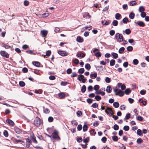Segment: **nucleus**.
<instances>
[{"instance_id":"nucleus-26","label":"nucleus","mask_w":149,"mask_h":149,"mask_svg":"<svg viewBox=\"0 0 149 149\" xmlns=\"http://www.w3.org/2000/svg\"><path fill=\"white\" fill-rule=\"evenodd\" d=\"M135 16V15L134 13L131 12L130 13L129 15V17L131 19H133Z\"/></svg>"},{"instance_id":"nucleus-34","label":"nucleus","mask_w":149,"mask_h":149,"mask_svg":"<svg viewBox=\"0 0 149 149\" xmlns=\"http://www.w3.org/2000/svg\"><path fill=\"white\" fill-rule=\"evenodd\" d=\"M128 42L131 44H132V45H135L136 42H134V40L133 39H130L128 40Z\"/></svg>"},{"instance_id":"nucleus-43","label":"nucleus","mask_w":149,"mask_h":149,"mask_svg":"<svg viewBox=\"0 0 149 149\" xmlns=\"http://www.w3.org/2000/svg\"><path fill=\"white\" fill-rule=\"evenodd\" d=\"M139 62V61L138 59H135L133 61V63L135 65H136L138 64Z\"/></svg>"},{"instance_id":"nucleus-55","label":"nucleus","mask_w":149,"mask_h":149,"mask_svg":"<svg viewBox=\"0 0 149 149\" xmlns=\"http://www.w3.org/2000/svg\"><path fill=\"white\" fill-rule=\"evenodd\" d=\"M111 79L109 77H106L105 79V81L107 83H109L111 82Z\"/></svg>"},{"instance_id":"nucleus-15","label":"nucleus","mask_w":149,"mask_h":149,"mask_svg":"<svg viewBox=\"0 0 149 149\" xmlns=\"http://www.w3.org/2000/svg\"><path fill=\"white\" fill-rule=\"evenodd\" d=\"M122 16L119 13H117L115 15V18L117 20H120L121 19Z\"/></svg>"},{"instance_id":"nucleus-64","label":"nucleus","mask_w":149,"mask_h":149,"mask_svg":"<svg viewBox=\"0 0 149 149\" xmlns=\"http://www.w3.org/2000/svg\"><path fill=\"white\" fill-rule=\"evenodd\" d=\"M119 149H126V147L124 146L123 144L121 143L119 146Z\"/></svg>"},{"instance_id":"nucleus-27","label":"nucleus","mask_w":149,"mask_h":149,"mask_svg":"<svg viewBox=\"0 0 149 149\" xmlns=\"http://www.w3.org/2000/svg\"><path fill=\"white\" fill-rule=\"evenodd\" d=\"M86 86L84 85L82 86L81 89V91L82 93H84L86 91Z\"/></svg>"},{"instance_id":"nucleus-20","label":"nucleus","mask_w":149,"mask_h":149,"mask_svg":"<svg viewBox=\"0 0 149 149\" xmlns=\"http://www.w3.org/2000/svg\"><path fill=\"white\" fill-rule=\"evenodd\" d=\"M128 21V18L126 17L123 19L122 20V21L120 22V24H122V23H123L124 24H127Z\"/></svg>"},{"instance_id":"nucleus-50","label":"nucleus","mask_w":149,"mask_h":149,"mask_svg":"<svg viewBox=\"0 0 149 149\" xmlns=\"http://www.w3.org/2000/svg\"><path fill=\"white\" fill-rule=\"evenodd\" d=\"M136 2L135 1H131L130 3V5L131 6H134L136 4Z\"/></svg>"},{"instance_id":"nucleus-12","label":"nucleus","mask_w":149,"mask_h":149,"mask_svg":"<svg viewBox=\"0 0 149 149\" xmlns=\"http://www.w3.org/2000/svg\"><path fill=\"white\" fill-rule=\"evenodd\" d=\"M40 32L42 37H45L48 33L47 31L44 30L41 31Z\"/></svg>"},{"instance_id":"nucleus-9","label":"nucleus","mask_w":149,"mask_h":149,"mask_svg":"<svg viewBox=\"0 0 149 149\" xmlns=\"http://www.w3.org/2000/svg\"><path fill=\"white\" fill-rule=\"evenodd\" d=\"M117 86L118 88H121V90H124L126 89V87L124 84H122L121 83H118L117 84Z\"/></svg>"},{"instance_id":"nucleus-13","label":"nucleus","mask_w":149,"mask_h":149,"mask_svg":"<svg viewBox=\"0 0 149 149\" xmlns=\"http://www.w3.org/2000/svg\"><path fill=\"white\" fill-rule=\"evenodd\" d=\"M76 41L77 42L79 43H82L84 41L83 38L80 36H77V39Z\"/></svg>"},{"instance_id":"nucleus-41","label":"nucleus","mask_w":149,"mask_h":149,"mask_svg":"<svg viewBox=\"0 0 149 149\" xmlns=\"http://www.w3.org/2000/svg\"><path fill=\"white\" fill-rule=\"evenodd\" d=\"M69 83L67 81H62L61 83V85L62 86H66L67 84H69Z\"/></svg>"},{"instance_id":"nucleus-3","label":"nucleus","mask_w":149,"mask_h":149,"mask_svg":"<svg viewBox=\"0 0 149 149\" xmlns=\"http://www.w3.org/2000/svg\"><path fill=\"white\" fill-rule=\"evenodd\" d=\"M123 35L118 33H116L115 35V38L116 39L117 41L119 42L123 41Z\"/></svg>"},{"instance_id":"nucleus-2","label":"nucleus","mask_w":149,"mask_h":149,"mask_svg":"<svg viewBox=\"0 0 149 149\" xmlns=\"http://www.w3.org/2000/svg\"><path fill=\"white\" fill-rule=\"evenodd\" d=\"M53 136L52 137V139H56L58 141L61 140V138L58 135V132L56 130H55L52 134Z\"/></svg>"},{"instance_id":"nucleus-47","label":"nucleus","mask_w":149,"mask_h":149,"mask_svg":"<svg viewBox=\"0 0 149 149\" xmlns=\"http://www.w3.org/2000/svg\"><path fill=\"white\" fill-rule=\"evenodd\" d=\"M49 15V13H45L42 14L41 16L43 18H45L47 17Z\"/></svg>"},{"instance_id":"nucleus-42","label":"nucleus","mask_w":149,"mask_h":149,"mask_svg":"<svg viewBox=\"0 0 149 149\" xmlns=\"http://www.w3.org/2000/svg\"><path fill=\"white\" fill-rule=\"evenodd\" d=\"M112 128H113L114 130L116 131L117 130L119 129V126L116 124H115Z\"/></svg>"},{"instance_id":"nucleus-45","label":"nucleus","mask_w":149,"mask_h":149,"mask_svg":"<svg viewBox=\"0 0 149 149\" xmlns=\"http://www.w3.org/2000/svg\"><path fill=\"white\" fill-rule=\"evenodd\" d=\"M42 90L40 89L39 90H36L35 92L36 93L41 94L42 93Z\"/></svg>"},{"instance_id":"nucleus-49","label":"nucleus","mask_w":149,"mask_h":149,"mask_svg":"<svg viewBox=\"0 0 149 149\" xmlns=\"http://www.w3.org/2000/svg\"><path fill=\"white\" fill-rule=\"evenodd\" d=\"M3 134L5 137H8V131L6 130H4L3 131Z\"/></svg>"},{"instance_id":"nucleus-25","label":"nucleus","mask_w":149,"mask_h":149,"mask_svg":"<svg viewBox=\"0 0 149 149\" xmlns=\"http://www.w3.org/2000/svg\"><path fill=\"white\" fill-rule=\"evenodd\" d=\"M2 45H3L2 47L5 48L6 49H10L11 47L10 46H9L7 45V44H6L3 42L2 43Z\"/></svg>"},{"instance_id":"nucleus-4","label":"nucleus","mask_w":149,"mask_h":149,"mask_svg":"<svg viewBox=\"0 0 149 149\" xmlns=\"http://www.w3.org/2000/svg\"><path fill=\"white\" fill-rule=\"evenodd\" d=\"M42 123L43 121L42 120H41L40 118L38 117H36V118L34 123V124L37 127L39 126L41 124H42Z\"/></svg>"},{"instance_id":"nucleus-31","label":"nucleus","mask_w":149,"mask_h":149,"mask_svg":"<svg viewBox=\"0 0 149 149\" xmlns=\"http://www.w3.org/2000/svg\"><path fill=\"white\" fill-rule=\"evenodd\" d=\"M85 67L87 70H89L91 68V66L89 64L86 63L85 65Z\"/></svg>"},{"instance_id":"nucleus-40","label":"nucleus","mask_w":149,"mask_h":149,"mask_svg":"<svg viewBox=\"0 0 149 149\" xmlns=\"http://www.w3.org/2000/svg\"><path fill=\"white\" fill-rule=\"evenodd\" d=\"M90 76L91 78H92L93 77L96 78L97 76V73L96 72H95L92 74H91Z\"/></svg>"},{"instance_id":"nucleus-8","label":"nucleus","mask_w":149,"mask_h":149,"mask_svg":"<svg viewBox=\"0 0 149 149\" xmlns=\"http://www.w3.org/2000/svg\"><path fill=\"white\" fill-rule=\"evenodd\" d=\"M135 24L136 26H139L140 27H143L145 26L144 23L142 21H138L135 22Z\"/></svg>"},{"instance_id":"nucleus-29","label":"nucleus","mask_w":149,"mask_h":149,"mask_svg":"<svg viewBox=\"0 0 149 149\" xmlns=\"http://www.w3.org/2000/svg\"><path fill=\"white\" fill-rule=\"evenodd\" d=\"M13 142L14 143H17L19 142H21L23 143L25 145V143L24 142V141H23L19 139H14L13 140Z\"/></svg>"},{"instance_id":"nucleus-39","label":"nucleus","mask_w":149,"mask_h":149,"mask_svg":"<svg viewBox=\"0 0 149 149\" xmlns=\"http://www.w3.org/2000/svg\"><path fill=\"white\" fill-rule=\"evenodd\" d=\"M116 61L114 59H111L110 61V65L111 66H113L115 63Z\"/></svg>"},{"instance_id":"nucleus-56","label":"nucleus","mask_w":149,"mask_h":149,"mask_svg":"<svg viewBox=\"0 0 149 149\" xmlns=\"http://www.w3.org/2000/svg\"><path fill=\"white\" fill-rule=\"evenodd\" d=\"M51 53V52L50 50H49L46 51V55L48 57H49Z\"/></svg>"},{"instance_id":"nucleus-28","label":"nucleus","mask_w":149,"mask_h":149,"mask_svg":"<svg viewBox=\"0 0 149 149\" xmlns=\"http://www.w3.org/2000/svg\"><path fill=\"white\" fill-rule=\"evenodd\" d=\"M113 106L115 108H117L119 106V104L117 102H114L113 104Z\"/></svg>"},{"instance_id":"nucleus-21","label":"nucleus","mask_w":149,"mask_h":149,"mask_svg":"<svg viewBox=\"0 0 149 149\" xmlns=\"http://www.w3.org/2000/svg\"><path fill=\"white\" fill-rule=\"evenodd\" d=\"M88 127L87 125L86 122L84 123V125H83V131L84 132L88 130Z\"/></svg>"},{"instance_id":"nucleus-37","label":"nucleus","mask_w":149,"mask_h":149,"mask_svg":"<svg viewBox=\"0 0 149 149\" xmlns=\"http://www.w3.org/2000/svg\"><path fill=\"white\" fill-rule=\"evenodd\" d=\"M84 69L83 68L79 69L78 70V73L79 74L83 73L84 72Z\"/></svg>"},{"instance_id":"nucleus-36","label":"nucleus","mask_w":149,"mask_h":149,"mask_svg":"<svg viewBox=\"0 0 149 149\" xmlns=\"http://www.w3.org/2000/svg\"><path fill=\"white\" fill-rule=\"evenodd\" d=\"M112 138L113 140L114 141H117L118 139V137L116 135L113 136Z\"/></svg>"},{"instance_id":"nucleus-62","label":"nucleus","mask_w":149,"mask_h":149,"mask_svg":"<svg viewBox=\"0 0 149 149\" xmlns=\"http://www.w3.org/2000/svg\"><path fill=\"white\" fill-rule=\"evenodd\" d=\"M128 65L129 63L128 62L126 61L124 62L123 64V65L124 68H126L128 67Z\"/></svg>"},{"instance_id":"nucleus-48","label":"nucleus","mask_w":149,"mask_h":149,"mask_svg":"<svg viewBox=\"0 0 149 149\" xmlns=\"http://www.w3.org/2000/svg\"><path fill=\"white\" fill-rule=\"evenodd\" d=\"M95 99L96 100L99 101L101 100V97L100 96L97 95L95 96Z\"/></svg>"},{"instance_id":"nucleus-10","label":"nucleus","mask_w":149,"mask_h":149,"mask_svg":"<svg viewBox=\"0 0 149 149\" xmlns=\"http://www.w3.org/2000/svg\"><path fill=\"white\" fill-rule=\"evenodd\" d=\"M58 53L62 56H66L68 55V53L64 51L59 50L58 51Z\"/></svg>"},{"instance_id":"nucleus-46","label":"nucleus","mask_w":149,"mask_h":149,"mask_svg":"<svg viewBox=\"0 0 149 149\" xmlns=\"http://www.w3.org/2000/svg\"><path fill=\"white\" fill-rule=\"evenodd\" d=\"M112 24L113 26H117L118 24V21L116 20H114L112 22Z\"/></svg>"},{"instance_id":"nucleus-6","label":"nucleus","mask_w":149,"mask_h":149,"mask_svg":"<svg viewBox=\"0 0 149 149\" xmlns=\"http://www.w3.org/2000/svg\"><path fill=\"white\" fill-rule=\"evenodd\" d=\"M77 79L79 81H82V82L83 83H85L86 80H87L86 78H85L84 75L81 74L79 75Z\"/></svg>"},{"instance_id":"nucleus-5","label":"nucleus","mask_w":149,"mask_h":149,"mask_svg":"<svg viewBox=\"0 0 149 149\" xmlns=\"http://www.w3.org/2000/svg\"><path fill=\"white\" fill-rule=\"evenodd\" d=\"M93 51L97 58H99L101 56L102 54L100 52V50L99 49L95 48Z\"/></svg>"},{"instance_id":"nucleus-60","label":"nucleus","mask_w":149,"mask_h":149,"mask_svg":"<svg viewBox=\"0 0 149 149\" xmlns=\"http://www.w3.org/2000/svg\"><path fill=\"white\" fill-rule=\"evenodd\" d=\"M115 33V31L114 30H111L109 32L110 35L111 36H113Z\"/></svg>"},{"instance_id":"nucleus-63","label":"nucleus","mask_w":149,"mask_h":149,"mask_svg":"<svg viewBox=\"0 0 149 149\" xmlns=\"http://www.w3.org/2000/svg\"><path fill=\"white\" fill-rule=\"evenodd\" d=\"M72 70L70 68H69L66 71L67 73L68 74H70V73H72Z\"/></svg>"},{"instance_id":"nucleus-1","label":"nucleus","mask_w":149,"mask_h":149,"mask_svg":"<svg viewBox=\"0 0 149 149\" xmlns=\"http://www.w3.org/2000/svg\"><path fill=\"white\" fill-rule=\"evenodd\" d=\"M113 91L115 93L116 95H118L120 97H123L124 95V92L120 89L117 88L116 87L113 89Z\"/></svg>"},{"instance_id":"nucleus-7","label":"nucleus","mask_w":149,"mask_h":149,"mask_svg":"<svg viewBox=\"0 0 149 149\" xmlns=\"http://www.w3.org/2000/svg\"><path fill=\"white\" fill-rule=\"evenodd\" d=\"M0 54L3 57L8 58L9 57V54L6 52L5 51L1 50L0 52Z\"/></svg>"},{"instance_id":"nucleus-54","label":"nucleus","mask_w":149,"mask_h":149,"mask_svg":"<svg viewBox=\"0 0 149 149\" xmlns=\"http://www.w3.org/2000/svg\"><path fill=\"white\" fill-rule=\"evenodd\" d=\"M137 119L139 121H142L143 120V118L141 116H138L136 117Z\"/></svg>"},{"instance_id":"nucleus-24","label":"nucleus","mask_w":149,"mask_h":149,"mask_svg":"<svg viewBox=\"0 0 149 149\" xmlns=\"http://www.w3.org/2000/svg\"><path fill=\"white\" fill-rule=\"evenodd\" d=\"M131 31L130 29H125V31H123V33L125 32V33L127 35H129L131 33Z\"/></svg>"},{"instance_id":"nucleus-57","label":"nucleus","mask_w":149,"mask_h":149,"mask_svg":"<svg viewBox=\"0 0 149 149\" xmlns=\"http://www.w3.org/2000/svg\"><path fill=\"white\" fill-rule=\"evenodd\" d=\"M146 13L143 12L141 13V16L142 18H144L146 16Z\"/></svg>"},{"instance_id":"nucleus-14","label":"nucleus","mask_w":149,"mask_h":149,"mask_svg":"<svg viewBox=\"0 0 149 149\" xmlns=\"http://www.w3.org/2000/svg\"><path fill=\"white\" fill-rule=\"evenodd\" d=\"M31 139L33 141V143H37L38 142L36 139V137L35 136L34 134L33 133H32V135H31Z\"/></svg>"},{"instance_id":"nucleus-19","label":"nucleus","mask_w":149,"mask_h":149,"mask_svg":"<svg viewBox=\"0 0 149 149\" xmlns=\"http://www.w3.org/2000/svg\"><path fill=\"white\" fill-rule=\"evenodd\" d=\"M14 130L15 132L17 134H20L22 132L21 130L18 127H15Z\"/></svg>"},{"instance_id":"nucleus-11","label":"nucleus","mask_w":149,"mask_h":149,"mask_svg":"<svg viewBox=\"0 0 149 149\" xmlns=\"http://www.w3.org/2000/svg\"><path fill=\"white\" fill-rule=\"evenodd\" d=\"M83 17L84 18L86 19H89L91 17V16L88 12H86L84 13L83 14Z\"/></svg>"},{"instance_id":"nucleus-59","label":"nucleus","mask_w":149,"mask_h":149,"mask_svg":"<svg viewBox=\"0 0 149 149\" xmlns=\"http://www.w3.org/2000/svg\"><path fill=\"white\" fill-rule=\"evenodd\" d=\"M72 124L73 125H77L78 124V123L76 121V120H72L71 121Z\"/></svg>"},{"instance_id":"nucleus-44","label":"nucleus","mask_w":149,"mask_h":149,"mask_svg":"<svg viewBox=\"0 0 149 149\" xmlns=\"http://www.w3.org/2000/svg\"><path fill=\"white\" fill-rule=\"evenodd\" d=\"M137 134L139 136H141L142 134V132L141 130L139 129L137 131Z\"/></svg>"},{"instance_id":"nucleus-18","label":"nucleus","mask_w":149,"mask_h":149,"mask_svg":"<svg viewBox=\"0 0 149 149\" xmlns=\"http://www.w3.org/2000/svg\"><path fill=\"white\" fill-rule=\"evenodd\" d=\"M58 96L61 98H63L65 97V95L64 93L60 92L58 94Z\"/></svg>"},{"instance_id":"nucleus-16","label":"nucleus","mask_w":149,"mask_h":149,"mask_svg":"<svg viewBox=\"0 0 149 149\" xmlns=\"http://www.w3.org/2000/svg\"><path fill=\"white\" fill-rule=\"evenodd\" d=\"M6 121L7 123L11 126H13L14 125V122L13 120L10 119H6Z\"/></svg>"},{"instance_id":"nucleus-22","label":"nucleus","mask_w":149,"mask_h":149,"mask_svg":"<svg viewBox=\"0 0 149 149\" xmlns=\"http://www.w3.org/2000/svg\"><path fill=\"white\" fill-rule=\"evenodd\" d=\"M112 90V88L111 86L109 85L107 86L106 90L107 92L108 93H110L111 92Z\"/></svg>"},{"instance_id":"nucleus-30","label":"nucleus","mask_w":149,"mask_h":149,"mask_svg":"<svg viewBox=\"0 0 149 149\" xmlns=\"http://www.w3.org/2000/svg\"><path fill=\"white\" fill-rule=\"evenodd\" d=\"M145 10V8L143 6H140L139 8V12L141 13L143 12Z\"/></svg>"},{"instance_id":"nucleus-17","label":"nucleus","mask_w":149,"mask_h":149,"mask_svg":"<svg viewBox=\"0 0 149 149\" xmlns=\"http://www.w3.org/2000/svg\"><path fill=\"white\" fill-rule=\"evenodd\" d=\"M33 65L37 67H40V63L38 61H33L32 62Z\"/></svg>"},{"instance_id":"nucleus-61","label":"nucleus","mask_w":149,"mask_h":149,"mask_svg":"<svg viewBox=\"0 0 149 149\" xmlns=\"http://www.w3.org/2000/svg\"><path fill=\"white\" fill-rule=\"evenodd\" d=\"M100 88V86L97 85H96L94 86V89L95 91H97Z\"/></svg>"},{"instance_id":"nucleus-53","label":"nucleus","mask_w":149,"mask_h":149,"mask_svg":"<svg viewBox=\"0 0 149 149\" xmlns=\"http://www.w3.org/2000/svg\"><path fill=\"white\" fill-rule=\"evenodd\" d=\"M133 49V48L131 46H129L127 48V50L128 52H131Z\"/></svg>"},{"instance_id":"nucleus-58","label":"nucleus","mask_w":149,"mask_h":149,"mask_svg":"<svg viewBox=\"0 0 149 149\" xmlns=\"http://www.w3.org/2000/svg\"><path fill=\"white\" fill-rule=\"evenodd\" d=\"M93 100V99L91 98H88L87 99L86 101L89 104H91L92 103Z\"/></svg>"},{"instance_id":"nucleus-23","label":"nucleus","mask_w":149,"mask_h":149,"mask_svg":"<svg viewBox=\"0 0 149 149\" xmlns=\"http://www.w3.org/2000/svg\"><path fill=\"white\" fill-rule=\"evenodd\" d=\"M131 91L129 88H128L125 89L124 92V94L125 93L126 95H129L131 92Z\"/></svg>"},{"instance_id":"nucleus-32","label":"nucleus","mask_w":149,"mask_h":149,"mask_svg":"<svg viewBox=\"0 0 149 149\" xmlns=\"http://www.w3.org/2000/svg\"><path fill=\"white\" fill-rule=\"evenodd\" d=\"M111 54L113 57V58L116 59L118 57V55L115 52L111 53Z\"/></svg>"},{"instance_id":"nucleus-38","label":"nucleus","mask_w":149,"mask_h":149,"mask_svg":"<svg viewBox=\"0 0 149 149\" xmlns=\"http://www.w3.org/2000/svg\"><path fill=\"white\" fill-rule=\"evenodd\" d=\"M101 23L103 25H108L110 24V22L108 21H106L105 23L104 22L103 20L101 22Z\"/></svg>"},{"instance_id":"nucleus-33","label":"nucleus","mask_w":149,"mask_h":149,"mask_svg":"<svg viewBox=\"0 0 149 149\" xmlns=\"http://www.w3.org/2000/svg\"><path fill=\"white\" fill-rule=\"evenodd\" d=\"M19 86L21 87H23L25 86V82L23 81H19Z\"/></svg>"},{"instance_id":"nucleus-52","label":"nucleus","mask_w":149,"mask_h":149,"mask_svg":"<svg viewBox=\"0 0 149 149\" xmlns=\"http://www.w3.org/2000/svg\"><path fill=\"white\" fill-rule=\"evenodd\" d=\"M89 138L88 137L85 139H83V142L84 143H86L89 142Z\"/></svg>"},{"instance_id":"nucleus-51","label":"nucleus","mask_w":149,"mask_h":149,"mask_svg":"<svg viewBox=\"0 0 149 149\" xmlns=\"http://www.w3.org/2000/svg\"><path fill=\"white\" fill-rule=\"evenodd\" d=\"M130 127L128 125L125 126L123 128V129L125 131H128L129 130Z\"/></svg>"},{"instance_id":"nucleus-35","label":"nucleus","mask_w":149,"mask_h":149,"mask_svg":"<svg viewBox=\"0 0 149 149\" xmlns=\"http://www.w3.org/2000/svg\"><path fill=\"white\" fill-rule=\"evenodd\" d=\"M125 49L124 47H122L119 49L118 50V52L120 54L123 53L124 52V50H125Z\"/></svg>"}]
</instances>
